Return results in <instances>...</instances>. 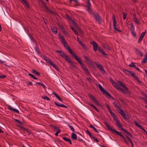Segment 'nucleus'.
Returning <instances> with one entry per match:
<instances>
[{
	"instance_id": "25",
	"label": "nucleus",
	"mask_w": 147,
	"mask_h": 147,
	"mask_svg": "<svg viewBox=\"0 0 147 147\" xmlns=\"http://www.w3.org/2000/svg\"><path fill=\"white\" fill-rule=\"evenodd\" d=\"M70 28L72 31H74V32L78 36L79 35V34L78 33V32L77 30L75 28L73 27H70Z\"/></svg>"
},
{
	"instance_id": "36",
	"label": "nucleus",
	"mask_w": 147,
	"mask_h": 147,
	"mask_svg": "<svg viewBox=\"0 0 147 147\" xmlns=\"http://www.w3.org/2000/svg\"><path fill=\"white\" fill-rule=\"evenodd\" d=\"M21 128H22V129H24V130H26V132H27V133H28V135H29L31 134V132L28 129H26L24 127L22 126L21 127Z\"/></svg>"
},
{
	"instance_id": "31",
	"label": "nucleus",
	"mask_w": 147,
	"mask_h": 147,
	"mask_svg": "<svg viewBox=\"0 0 147 147\" xmlns=\"http://www.w3.org/2000/svg\"><path fill=\"white\" fill-rule=\"evenodd\" d=\"M59 38L61 40V41L63 43H66L64 38L61 35H59Z\"/></svg>"
},
{
	"instance_id": "5",
	"label": "nucleus",
	"mask_w": 147,
	"mask_h": 147,
	"mask_svg": "<svg viewBox=\"0 0 147 147\" xmlns=\"http://www.w3.org/2000/svg\"><path fill=\"white\" fill-rule=\"evenodd\" d=\"M43 57L44 59L46 62L48 63L51 65L54 68H55L57 71H59V69L58 67L51 60V59L46 56L43 55Z\"/></svg>"
},
{
	"instance_id": "63",
	"label": "nucleus",
	"mask_w": 147,
	"mask_h": 147,
	"mask_svg": "<svg viewBox=\"0 0 147 147\" xmlns=\"http://www.w3.org/2000/svg\"><path fill=\"white\" fill-rule=\"evenodd\" d=\"M109 80L112 84H113V83H115V82L111 78H110Z\"/></svg>"
},
{
	"instance_id": "6",
	"label": "nucleus",
	"mask_w": 147,
	"mask_h": 147,
	"mask_svg": "<svg viewBox=\"0 0 147 147\" xmlns=\"http://www.w3.org/2000/svg\"><path fill=\"white\" fill-rule=\"evenodd\" d=\"M56 52L58 53L60 55L65 59L66 61L67 62L70 61V59L62 50L57 51H56Z\"/></svg>"
},
{
	"instance_id": "33",
	"label": "nucleus",
	"mask_w": 147,
	"mask_h": 147,
	"mask_svg": "<svg viewBox=\"0 0 147 147\" xmlns=\"http://www.w3.org/2000/svg\"><path fill=\"white\" fill-rule=\"evenodd\" d=\"M36 84H38V85H40L42 86V87L45 89H46V86L42 82H37L36 83Z\"/></svg>"
},
{
	"instance_id": "54",
	"label": "nucleus",
	"mask_w": 147,
	"mask_h": 147,
	"mask_svg": "<svg viewBox=\"0 0 147 147\" xmlns=\"http://www.w3.org/2000/svg\"><path fill=\"white\" fill-rule=\"evenodd\" d=\"M82 47L84 48V49H87V48L85 45L83 43V44H82V45H81Z\"/></svg>"
},
{
	"instance_id": "60",
	"label": "nucleus",
	"mask_w": 147,
	"mask_h": 147,
	"mask_svg": "<svg viewBox=\"0 0 147 147\" xmlns=\"http://www.w3.org/2000/svg\"><path fill=\"white\" fill-rule=\"evenodd\" d=\"M141 129L143 130L144 132H145L146 134H147V132L146 131V130L144 129V128L142 126L140 128Z\"/></svg>"
},
{
	"instance_id": "47",
	"label": "nucleus",
	"mask_w": 147,
	"mask_h": 147,
	"mask_svg": "<svg viewBox=\"0 0 147 147\" xmlns=\"http://www.w3.org/2000/svg\"><path fill=\"white\" fill-rule=\"evenodd\" d=\"M106 94L109 96L110 98H111V99L114 100V98L112 97L110 94L108 92Z\"/></svg>"
},
{
	"instance_id": "13",
	"label": "nucleus",
	"mask_w": 147,
	"mask_h": 147,
	"mask_svg": "<svg viewBox=\"0 0 147 147\" xmlns=\"http://www.w3.org/2000/svg\"><path fill=\"white\" fill-rule=\"evenodd\" d=\"M96 65L97 68L99 70L101 71L102 74H104L106 73L105 71L103 68V66L101 64H96Z\"/></svg>"
},
{
	"instance_id": "9",
	"label": "nucleus",
	"mask_w": 147,
	"mask_h": 147,
	"mask_svg": "<svg viewBox=\"0 0 147 147\" xmlns=\"http://www.w3.org/2000/svg\"><path fill=\"white\" fill-rule=\"evenodd\" d=\"M125 72L126 74H130L134 79L136 80L138 82H140V81L139 80L138 78L132 71H129L127 69L125 70Z\"/></svg>"
},
{
	"instance_id": "49",
	"label": "nucleus",
	"mask_w": 147,
	"mask_h": 147,
	"mask_svg": "<svg viewBox=\"0 0 147 147\" xmlns=\"http://www.w3.org/2000/svg\"><path fill=\"white\" fill-rule=\"evenodd\" d=\"M61 130L60 129H58V130H57V132L55 134V136H57L58 135V134L60 133L61 132Z\"/></svg>"
},
{
	"instance_id": "52",
	"label": "nucleus",
	"mask_w": 147,
	"mask_h": 147,
	"mask_svg": "<svg viewBox=\"0 0 147 147\" xmlns=\"http://www.w3.org/2000/svg\"><path fill=\"white\" fill-rule=\"evenodd\" d=\"M108 111L110 113V114H111V115L112 116V115H114L115 114L114 113H113L112 111H111V109H109V110H108Z\"/></svg>"
},
{
	"instance_id": "27",
	"label": "nucleus",
	"mask_w": 147,
	"mask_h": 147,
	"mask_svg": "<svg viewBox=\"0 0 147 147\" xmlns=\"http://www.w3.org/2000/svg\"><path fill=\"white\" fill-rule=\"evenodd\" d=\"M62 138L66 142H68L70 144H72L71 140H70L69 138H67L65 137H63Z\"/></svg>"
},
{
	"instance_id": "39",
	"label": "nucleus",
	"mask_w": 147,
	"mask_h": 147,
	"mask_svg": "<svg viewBox=\"0 0 147 147\" xmlns=\"http://www.w3.org/2000/svg\"><path fill=\"white\" fill-rule=\"evenodd\" d=\"M41 97L42 98L44 99H46L48 101H50V99L49 98L45 96H42Z\"/></svg>"
},
{
	"instance_id": "19",
	"label": "nucleus",
	"mask_w": 147,
	"mask_h": 147,
	"mask_svg": "<svg viewBox=\"0 0 147 147\" xmlns=\"http://www.w3.org/2000/svg\"><path fill=\"white\" fill-rule=\"evenodd\" d=\"M8 109L9 110H10L11 111H13L16 113H17L19 114V112L18 110L17 109L13 108H12L10 106V105H8L7 106Z\"/></svg>"
},
{
	"instance_id": "62",
	"label": "nucleus",
	"mask_w": 147,
	"mask_h": 147,
	"mask_svg": "<svg viewBox=\"0 0 147 147\" xmlns=\"http://www.w3.org/2000/svg\"><path fill=\"white\" fill-rule=\"evenodd\" d=\"M6 76L5 75H0V78L1 79H3L6 78Z\"/></svg>"
},
{
	"instance_id": "29",
	"label": "nucleus",
	"mask_w": 147,
	"mask_h": 147,
	"mask_svg": "<svg viewBox=\"0 0 147 147\" xmlns=\"http://www.w3.org/2000/svg\"><path fill=\"white\" fill-rule=\"evenodd\" d=\"M147 62V52H146V54L145 55V57L143 59V60L142 61L143 63H146Z\"/></svg>"
},
{
	"instance_id": "10",
	"label": "nucleus",
	"mask_w": 147,
	"mask_h": 147,
	"mask_svg": "<svg viewBox=\"0 0 147 147\" xmlns=\"http://www.w3.org/2000/svg\"><path fill=\"white\" fill-rule=\"evenodd\" d=\"M112 18L113 20V26L114 29L118 32H121V30H120L119 28H117L116 27L117 25L116 20L114 15H113V16Z\"/></svg>"
},
{
	"instance_id": "48",
	"label": "nucleus",
	"mask_w": 147,
	"mask_h": 147,
	"mask_svg": "<svg viewBox=\"0 0 147 147\" xmlns=\"http://www.w3.org/2000/svg\"><path fill=\"white\" fill-rule=\"evenodd\" d=\"M66 16L67 17V19L68 20L70 21H71L72 20V19L71 17H70L68 14H66Z\"/></svg>"
},
{
	"instance_id": "58",
	"label": "nucleus",
	"mask_w": 147,
	"mask_h": 147,
	"mask_svg": "<svg viewBox=\"0 0 147 147\" xmlns=\"http://www.w3.org/2000/svg\"><path fill=\"white\" fill-rule=\"evenodd\" d=\"M141 129L143 130L144 132H145L146 134H147V132L146 131V130L144 129V128L142 126L140 128Z\"/></svg>"
},
{
	"instance_id": "57",
	"label": "nucleus",
	"mask_w": 147,
	"mask_h": 147,
	"mask_svg": "<svg viewBox=\"0 0 147 147\" xmlns=\"http://www.w3.org/2000/svg\"><path fill=\"white\" fill-rule=\"evenodd\" d=\"M115 88H116V87L117 86H119L115 82V83H113V84Z\"/></svg>"
},
{
	"instance_id": "22",
	"label": "nucleus",
	"mask_w": 147,
	"mask_h": 147,
	"mask_svg": "<svg viewBox=\"0 0 147 147\" xmlns=\"http://www.w3.org/2000/svg\"><path fill=\"white\" fill-rule=\"evenodd\" d=\"M22 1V3H24L25 6H26L27 9H29L30 7L28 5V2L26 0H21Z\"/></svg>"
},
{
	"instance_id": "34",
	"label": "nucleus",
	"mask_w": 147,
	"mask_h": 147,
	"mask_svg": "<svg viewBox=\"0 0 147 147\" xmlns=\"http://www.w3.org/2000/svg\"><path fill=\"white\" fill-rule=\"evenodd\" d=\"M89 105L93 107L97 112H99V110L94 105L92 104H89Z\"/></svg>"
},
{
	"instance_id": "51",
	"label": "nucleus",
	"mask_w": 147,
	"mask_h": 147,
	"mask_svg": "<svg viewBox=\"0 0 147 147\" xmlns=\"http://www.w3.org/2000/svg\"><path fill=\"white\" fill-rule=\"evenodd\" d=\"M143 38L141 36H140L138 40V43H140L141 42V41H142V40Z\"/></svg>"
},
{
	"instance_id": "38",
	"label": "nucleus",
	"mask_w": 147,
	"mask_h": 147,
	"mask_svg": "<svg viewBox=\"0 0 147 147\" xmlns=\"http://www.w3.org/2000/svg\"><path fill=\"white\" fill-rule=\"evenodd\" d=\"M86 132V133L90 136V138L92 139L93 136H92L91 133L88 130H87Z\"/></svg>"
},
{
	"instance_id": "20",
	"label": "nucleus",
	"mask_w": 147,
	"mask_h": 147,
	"mask_svg": "<svg viewBox=\"0 0 147 147\" xmlns=\"http://www.w3.org/2000/svg\"><path fill=\"white\" fill-rule=\"evenodd\" d=\"M133 19L134 20V22L137 24H138L140 23V20L137 18L136 14H133Z\"/></svg>"
},
{
	"instance_id": "11",
	"label": "nucleus",
	"mask_w": 147,
	"mask_h": 147,
	"mask_svg": "<svg viewBox=\"0 0 147 147\" xmlns=\"http://www.w3.org/2000/svg\"><path fill=\"white\" fill-rule=\"evenodd\" d=\"M88 96L93 102L96 103L99 106H101V105L100 104L98 100L96 99L95 98L92 94H89L88 95Z\"/></svg>"
},
{
	"instance_id": "26",
	"label": "nucleus",
	"mask_w": 147,
	"mask_h": 147,
	"mask_svg": "<svg viewBox=\"0 0 147 147\" xmlns=\"http://www.w3.org/2000/svg\"><path fill=\"white\" fill-rule=\"evenodd\" d=\"M45 10L47 12L49 11L51 14H54L53 12L51 9H49L47 6H45Z\"/></svg>"
},
{
	"instance_id": "17",
	"label": "nucleus",
	"mask_w": 147,
	"mask_h": 147,
	"mask_svg": "<svg viewBox=\"0 0 147 147\" xmlns=\"http://www.w3.org/2000/svg\"><path fill=\"white\" fill-rule=\"evenodd\" d=\"M117 126L121 130L123 131L124 132L126 130L125 129L122 127V125L119 122V121H116V123Z\"/></svg>"
},
{
	"instance_id": "40",
	"label": "nucleus",
	"mask_w": 147,
	"mask_h": 147,
	"mask_svg": "<svg viewBox=\"0 0 147 147\" xmlns=\"http://www.w3.org/2000/svg\"><path fill=\"white\" fill-rule=\"evenodd\" d=\"M113 115H112V116L113 117L114 120L116 121V122L119 121L118 120L117 118V116L115 115V114Z\"/></svg>"
},
{
	"instance_id": "23",
	"label": "nucleus",
	"mask_w": 147,
	"mask_h": 147,
	"mask_svg": "<svg viewBox=\"0 0 147 147\" xmlns=\"http://www.w3.org/2000/svg\"><path fill=\"white\" fill-rule=\"evenodd\" d=\"M51 30L54 34H57V29L56 28L52 27L51 28Z\"/></svg>"
},
{
	"instance_id": "7",
	"label": "nucleus",
	"mask_w": 147,
	"mask_h": 147,
	"mask_svg": "<svg viewBox=\"0 0 147 147\" xmlns=\"http://www.w3.org/2000/svg\"><path fill=\"white\" fill-rule=\"evenodd\" d=\"M64 46L69 53L72 55L74 58L76 57L77 55L72 51L71 48L68 45H66V43H63Z\"/></svg>"
},
{
	"instance_id": "3",
	"label": "nucleus",
	"mask_w": 147,
	"mask_h": 147,
	"mask_svg": "<svg viewBox=\"0 0 147 147\" xmlns=\"http://www.w3.org/2000/svg\"><path fill=\"white\" fill-rule=\"evenodd\" d=\"M74 59L81 65L82 69L87 74L90 75L89 70L85 65L82 62L80 58L77 56Z\"/></svg>"
},
{
	"instance_id": "4",
	"label": "nucleus",
	"mask_w": 147,
	"mask_h": 147,
	"mask_svg": "<svg viewBox=\"0 0 147 147\" xmlns=\"http://www.w3.org/2000/svg\"><path fill=\"white\" fill-rule=\"evenodd\" d=\"M113 104L116 107L118 108L117 111L122 116L123 119L125 120H126L127 119V116L124 111L115 102H113Z\"/></svg>"
},
{
	"instance_id": "1",
	"label": "nucleus",
	"mask_w": 147,
	"mask_h": 147,
	"mask_svg": "<svg viewBox=\"0 0 147 147\" xmlns=\"http://www.w3.org/2000/svg\"><path fill=\"white\" fill-rule=\"evenodd\" d=\"M104 124L107 127L108 130L109 131H111V133L113 134H115L119 135L124 140V141L126 144H129V143L127 142L123 135L120 133L119 132L117 131L115 128L112 127L111 126L108 124V123L107 121L105 122Z\"/></svg>"
},
{
	"instance_id": "21",
	"label": "nucleus",
	"mask_w": 147,
	"mask_h": 147,
	"mask_svg": "<svg viewBox=\"0 0 147 147\" xmlns=\"http://www.w3.org/2000/svg\"><path fill=\"white\" fill-rule=\"evenodd\" d=\"M54 103L58 107H62L66 108H67V106L64 105L63 104H59V103H57L56 101H55Z\"/></svg>"
},
{
	"instance_id": "35",
	"label": "nucleus",
	"mask_w": 147,
	"mask_h": 147,
	"mask_svg": "<svg viewBox=\"0 0 147 147\" xmlns=\"http://www.w3.org/2000/svg\"><path fill=\"white\" fill-rule=\"evenodd\" d=\"M129 25L131 26V31H134L135 30V27L133 25V24L132 23H131V24H129Z\"/></svg>"
},
{
	"instance_id": "15",
	"label": "nucleus",
	"mask_w": 147,
	"mask_h": 147,
	"mask_svg": "<svg viewBox=\"0 0 147 147\" xmlns=\"http://www.w3.org/2000/svg\"><path fill=\"white\" fill-rule=\"evenodd\" d=\"M85 7H86V11L90 14H92L93 13L92 11V9L91 8V5H86Z\"/></svg>"
},
{
	"instance_id": "56",
	"label": "nucleus",
	"mask_w": 147,
	"mask_h": 147,
	"mask_svg": "<svg viewBox=\"0 0 147 147\" xmlns=\"http://www.w3.org/2000/svg\"><path fill=\"white\" fill-rule=\"evenodd\" d=\"M14 120L16 122L18 123H20V124H22V122L20 121H19L17 119H14Z\"/></svg>"
},
{
	"instance_id": "55",
	"label": "nucleus",
	"mask_w": 147,
	"mask_h": 147,
	"mask_svg": "<svg viewBox=\"0 0 147 147\" xmlns=\"http://www.w3.org/2000/svg\"><path fill=\"white\" fill-rule=\"evenodd\" d=\"M92 139H93L94 140L97 142H99V140L97 139V138H95L94 137H93Z\"/></svg>"
},
{
	"instance_id": "18",
	"label": "nucleus",
	"mask_w": 147,
	"mask_h": 147,
	"mask_svg": "<svg viewBox=\"0 0 147 147\" xmlns=\"http://www.w3.org/2000/svg\"><path fill=\"white\" fill-rule=\"evenodd\" d=\"M98 87L100 90L103 93L106 94L108 92L105 90L100 84H98Z\"/></svg>"
},
{
	"instance_id": "42",
	"label": "nucleus",
	"mask_w": 147,
	"mask_h": 147,
	"mask_svg": "<svg viewBox=\"0 0 147 147\" xmlns=\"http://www.w3.org/2000/svg\"><path fill=\"white\" fill-rule=\"evenodd\" d=\"M50 126L51 127H52L54 130H58V129H58V127H56L54 125H51Z\"/></svg>"
},
{
	"instance_id": "12",
	"label": "nucleus",
	"mask_w": 147,
	"mask_h": 147,
	"mask_svg": "<svg viewBox=\"0 0 147 147\" xmlns=\"http://www.w3.org/2000/svg\"><path fill=\"white\" fill-rule=\"evenodd\" d=\"M84 58L86 60V61L88 62V64H89L92 66H94V64L93 63V61L92 60L90 59L87 56H84Z\"/></svg>"
},
{
	"instance_id": "50",
	"label": "nucleus",
	"mask_w": 147,
	"mask_h": 147,
	"mask_svg": "<svg viewBox=\"0 0 147 147\" xmlns=\"http://www.w3.org/2000/svg\"><path fill=\"white\" fill-rule=\"evenodd\" d=\"M123 19L124 20H125L127 18V13H125L124 12L123 13Z\"/></svg>"
},
{
	"instance_id": "61",
	"label": "nucleus",
	"mask_w": 147,
	"mask_h": 147,
	"mask_svg": "<svg viewBox=\"0 0 147 147\" xmlns=\"http://www.w3.org/2000/svg\"><path fill=\"white\" fill-rule=\"evenodd\" d=\"M141 129L143 130L144 132H145L146 134H147V132L146 131V130L144 129V128L142 126L140 128Z\"/></svg>"
},
{
	"instance_id": "16",
	"label": "nucleus",
	"mask_w": 147,
	"mask_h": 147,
	"mask_svg": "<svg viewBox=\"0 0 147 147\" xmlns=\"http://www.w3.org/2000/svg\"><path fill=\"white\" fill-rule=\"evenodd\" d=\"M134 49L136 51L135 53L137 55H140L141 57H142L143 55V53L138 49L134 47Z\"/></svg>"
},
{
	"instance_id": "45",
	"label": "nucleus",
	"mask_w": 147,
	"mask_h": 147,
	"mask_svg": "<svg viewBox=\"0 0 147 147\" xmlns=\"http://www.w3.org/2000/svg\"><path fill=\"white\" fill-rule=\"evenodd\" d=\"M131 32L132 35L134 37H136V34L134 31H131Z\"/></svg>"
},
{
	"instance_id": "44",
	"label": "nucleus",
	"mask_w": 147,
	"mask_h": 147,
	"mask_svg": "<svg viewBox=\"0 0 147 147\" xmlns=\"http://www.w3.org/2000/svg\"><path fill=\"white\" fill-rule=\"evenodd\" d=\"M68 126L70 128V129H71V130L73 132H75V131L74 129L73 128V127L69 125V124H68Z\"/></svg>"
},
{
	"instance_id": "24",
	"label": "nucleus",
	"mask_w": 147,
	"mask_h": 147,
	"mask_svg": "<svg viewBox=\"0 0 147 147\" xmlns=\"http://www.w3.org/2000/svg\"><path fill=\"white\" fill-rule=\"evenodd\" d=\"M98 50L99 52H100L103 55H107V54L103 51V50L100 47H98Z\"/></svg>"
},
{
	"instance_id": "14",
	"label": "nucleus",
	"mask_w": 147,
	"mask_h": 147,
	"mask_svg": "<svg viewBox=\"0 0 147 147\" xmlns=\"http://www.w3.org/2000/svg\"><path fill=\"white\" fill-rule=\"evenodd\" d=\"M90 43L93 46L94 51L95 52L96 51L98 47L97 43L94 41H91Z\"/></svg>"
},
{
	"instance_id": "43",
	"label": "nucleus",
	"mask_w": 147,
	"mask_h": 147,
	"mask_svg": "<svg viewBox=\"0 0 147 147\" xmlns=\"http://www.w3.org/2000/svg\"><path fill=\"white\" fill-rule=\"evenodd\" d=\"M28 75L34 79L37 80V78L35 77L33 75L30 73H29Z\"/></svg>"
},
{
	"instance_id": "46",
	"label": "nucleus",
	"mask_w": 147,
	"mask_h": 147,
	"mask_svg": "<svg viewBox=\"0 0 147 147\" xmlns=\"http://www.w3.org/2000/svg\"><path fill=\"white\" fill-rule=\"evenodd\" d=\"M146 30H145L144 32H143L141 33V34L140 36H141L143 38H144V37L146 34Z\"/></svg>"
},
{
	"instance_id": "30",
	"label": "nucleus",
	"mask_w": 147,
	"mask_h": 147,
	"mask_svg": "<svg viewBox=\"0 0 147 147\" xmlns=\"http://www.w3.org/2000/svg\"><path fill=\"white\" fill-rule=\"evenodd\" d=\"M71 138L72 139L76 140L77 139V136L75 133H73L71 135Z\"/></svg>"
},
{
	"instance_id": "59",
	"label": "nucleus",
	"mask_w": 147,
	"mask_h": 147,
	"mask_svg": "<svg viewBox=\"0 0 147 147\" xmlns=\"http://www.w3.org/2000/svg\"><path fill=\"white\" fill-rule=\"evenodd\" d=\"M141 129L143 130L144 132H145L146 134H147V132L146 131V130L144 129V128L142 126L140 128Z\"/></svg>"
},
{
	"instance_id": "28",
	"label": "nucleus",
	"mask_w": 147,
	"mask_h": 147,
	"mask_svg": "<svg viewBox=\"0 0 147 147\" xmlns=\"http://www.w3.org/2000/svg\"><path fill=\"white\" fill-rule=\"evenodd\" d=\"M32 73L34 74H35L37 76H40V73L34 69H33L32 71Z\"/></svg>"
},
{
	"instance_id": "32",
	"label": "nucleus",
	"mask_w": 147,
	"mask_h": 147,
	"mask_svg": "<svg viewBox=\"0 0 147 147\" xmlns=\"http://www.w3.org/2000/svg\"><path fill=\"white\" fill-rule=\"evenodd\" d=\"M125 136L128 140L131 143V147H134V145L132 140L128 137V136H127L126 135H125Z\"/></svg>"
},
{
	"instance_id": "64",
	"label": "nucleus",
	"mask_w": 147,
	"mask_h": 147,
	"mask_svg": "<svg viewBox=\"0 0 147 147\" xmlns=\"http://www.w3.org/2000/svg\"><path fill=\"white\" fill-rule=\"evenodd\" d=\"M57 98L61 102H63V100L59 96Z\"/></svg>"
},
{
	"instance_id": "2",
	"label": "nucleus",
	"mask_w": 147,
	"mask_h": 147,
	"mask_svg": "<svg viewBox=\"0 0 147 147\" xmlns=\"http://www.w3.org/2000/svg\"><path fill=\"white\" fill-rule=\"evenodd\" d=\"M118 83L121 86L125 89V90L120 87L119 86L116 87V89L120 90L123 93L129 95L130 94V92L128 90V88L126 86L125 84L120 81H118Z\"/></svg>"
},
{
	"instance_id": "41",
	"label": "nucleus",
	"mask_w": 147,
	"mask_h": 147,
	"mask_svg": "<svg viewBox=\"0 0 147 147\" xmlns=\"http://www.w3.org/2000/svg\"><path fill=\"white\" fill-rule=\"evenodd\" d=\"M124 132L127 135H129L131 138H133V136L127 130H125Z\"/></svg>"
},
{
	"instance_id": "37",
	"label": "nucleus",
	"mask_w": 147,
	"mask_h": 147,
	"mask_svg": "<svg viewBox=\"0 0 147 147\" xmlns=\"http://www.w3.org/2000/svg\"><path fill=\"white\" fill-rule=\"evenodd\" d=\"M129 66L131 67H136V65L135 64V63L133 62H131L129 65Z\"/></svg>"
},
{
	"instance_id": "8",
	"label": "nucleus",
	"mask_w": 147,
	"mask_h": 147,
	"mask_svg": "<svg viewBox=\"0 0 147 147\" xmlns=\"http://www.w3.org/2000/svg\"><path fill=\"white\" fill-rule=\"evenodd\" d=\"M92 14L93 15L96 21L98 22V23L99 24H100L102 22V20L98 13H94Z\"/></svg>"
},
{
	"instance_id": "53",
	"label": "nucleus",
	"mask_w": 147,
	"mask_h": 147,
	"mask_svg": "<svg viewBox=\"0 0 147 147\" xmlns=\"http://www.w3.org/2000/svg\"><path fill=\"white\" fill-rule=\"evenodd\" d=\"M135 123L136 126L139 128H140L142 126L141 125H140L138 124L136 121H135Z\"/></svg>"
}]
</instances>
